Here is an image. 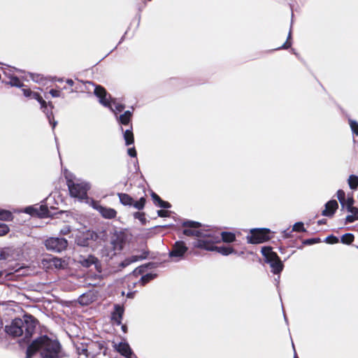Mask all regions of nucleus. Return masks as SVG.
I'll list each match as a JSON object with an SVG mask.
<instances>
[{
	"instance_id": "1",
	"label": "nucleus",
	"mask_w": 358,
	"mask_h": 358,
	"mask_svg": "<svg viewBox=\"0 0 358 358\" xmlns=\"http://www.w3.org/2000/svg\"><path fill=\"white\" fill-rule=\"evenodd\" d=\"M37 352L42 358H64L65 352L57 340H54L44 335L34 340L27 347L26 358H31Z\"/></svg>"
},
{
	"instance_id": "2",
	"label": "nucleus",
	"mask_w": 358,
	"mask_h": 358,
	"mask_svg": "<svg viewBox=\"0 0 358 358\" xmlns=\"http://www.w3.org/2000/svg\"><path fill=\"white\" fill-rule=\"evenodd\" d=\"M38 320L30 314H24L22 318H15L9 325L5 327V331L9 336L15 338L24 336L29 341L33 336Z\"/></svg>"
},
{
	"instance_id": "3",
	"label": "nucleus",
	"mask_w": 358,
	"mask_h": 358,
	"mask_svg": "<svg viewBox=\"0 0 358 358\" xmlns=\"http://www.w3.org/2000/svg\"><path fill=\"white\" fill-rule=\"evenodd\" d=\"M21 88L25 97L36 99L40 103L41 108L43 109V112L46 113L49 122L50 124H52V128L54 129L57 124V122L54 120V115L52 111V109L54 106L52 102H48V103L39 93L33 92L30 88L27 87L26 85L25 87Z\"/></svg>"
},
{
	"instance_id": "4",
	"label": "nucleus",
	"mask_w": 358,
	"mask_h": 358,
	"mask_svg": "<svg viewBox=\"0 0 358 358\" xmlns=\"http://www.w3.org/2000/svg\"><path fill=\"white\" fill-rule=\"evenodd\" d=\"M261 252L265 258V262L270 264L271 271L274 274H278L283 270L284 265L278 254L273 251L272 247L264 246Z\"/></svg>"
},
{
	"instance_id": "5",
	"label": "nucleus",
	"mask_w": 358,
	"mask_h": 358,
	"mask_svg": "<svg viewBox=\"0 0 358 358\" xmlns=\"http://www.w3.org/2000/svg\"><path fill=\"white\" fill-rule=\"evenodd\" d=\"M66 185L68 187L69 194L73 198L84 199L87 197V192L90 186L84 182L74 181L71 178L66 176Z\"/></svg>"
},
{
	"instance_id": "6",
	"label": "nucleus",
	"mask_w": 358,
	"mask_h": 358,
	"mask_svg": "<svg viewBox=\"0 0 358 358\" xmlns=\"http://www.w3.org/2000/svg\"><path fill=\"white\" fill-rule=\"evenodd\" d=\"M271 234V231L268 228L251 229L249 234L246 236L247 242L253 245L267 242L273 238Z\"/></svg>"
},
{
	"instance_id": "7",
	"label": "nucleus",
	"mask_w": 358,
	"mask_h": 358,
	"mask_svg": "<svg viewBox=\"0 0 358 358\" xmlns=\"http://www.w3.org/2000/svg\"><path fill=\"white\" fill-rule=\"evenodd\" d=\"M220 240L213 232L205 231L203 236H200L194 243V248L206 250L208 251H214L215 243H220Z\"/></svg>"
},
{
	"instance_id": "8",
	"label": "nucleus",
	"mask_w": 358,
	"mask_h": 358,
	"mask_svg": "<svg viewBox=\"0 0 358 358\" xmlns=\"http://www.w3.org/2000/svg\"><path fill=\"white\" fill-rule=\"evenodd\" d=\"M143 196H141L137 201H134L133 197L126 193H117V196L119 197L120 202L123 206H132L138 210H142L145 206L147 197L145 192H143Z\"/></svg>"
},
{
	"instance_id": "9",
	"label": "nucleus",
	"mask_w": 358,
	"mask_h": 358,
	"mask_svg": "<svg viewBox=\"0 0 358 358\" xmlns=\"http://www.w3.org/2000/svg\"><path fill=\"white\" fill-rule=\"evenodd\" d=\"M182 227L184 228L182 234L186 236H196L199 238L203 236L205 230L201 229V224L196 221L186 220L182 222Z\"/></svg>"
},
{
	"instance_id": "10",
	"label": "nucleus",
	"mask_w": 358,
	"mask_h": 358,
	"mask_svg": "<svg viewBox=\"0 0 358 358\" xmlns=\"http://www.w3.org/2000/svg\"><path fill=\"white\" fill-rule=\"evenodd\" d=\"M45 245L48 250L60 252L66 249L68 241L64 238L51 237L45 241Z\"/></svg>"
},
{
	"instance_id": "11",
	"label": "nucleus",
	"mask_w": 358,
	"mask_h": 358,
	"mask_svg": "<svg viewBox=\"0 0 358 358\" xmlns=\"http://www.w3.org/2000/svg\"><path fill=\"white\" fill-rule=\"evenodd\" d=\"M188 248L182 241H178L172 245L169 251V257L175 261H178L184 258L187 253Z\"/></svg>"
},
{
	"instance_id": "12",
	"label": "nucleus",
	"mask_w": 358,
	"mask_h": 358,
	"mask_svg": "<svg viewBox=\"0 0 358 358\" xmlns=\"http://www.w3.org/2000/svg\"><path fill=\"white\" fill-rule=\"evenodd\" d=\"M126 241L125 235L122 232L115 233L110 238V249L113 252L112 255H115L120 252L124 245Z\"/></svg>"
},
{
	"instance_id": "13",
	"label": "nucleus",
	"mask_w": 358,
	"mask_h": 358,
	"mask_svg": "<svg viewBox=\"0 0 358 358\" xmlns=\"http://www.w3.org/2000/svg\"><path fill=\"white\" fill-rule=\"evenodd\" d=\"M94 93L99 98V103L105 107L112 109L111 96L101 85H96Z\"/></svg>"
},
{
	"instance_id": "14",
	"label": "nucleus",
	"mask_w": 358,
	"mask_h": 358,
	"mask_svg": "<svg viewBox=\"0 0 358 358\" xmlns=\"http://www.w3.org/2000/svg\"><path fill=\"white\" fill-rule=\"evenodd\" d=\"M85 241L83 243V245H88L89 240H92L94 241H103L106 238V233L105 231H100L99 233L93 231H87L84 234Z\"/></svg>"
},
{
	"instance_id": "15",
	"label": "nucleus",
	"mask_w": 358,
	"mask_h": 358,
	"mask_svg": "<svg viewBox=\"0 0 358 358\" xmlns=\"http://www.w3.org/2000/svg\"><path fill=\"white\" fill-rule=\"evenodd\" d=\"M338 208V202L334 200H330L324 205V209L322 211V215L331 217Z\"/></svg>"
},
{
	"instance_id": "16",
	"label": "nucleus",
	"mask_w": 358,
	"mask_h": 358,
	"mask_svg": "<svg viewBox=\"0 0 358 358\" xmlns=\"http://www.w3.org/2000/svg\"><path fill=\"white\" fill-rule=\"evenodd\" d=\"M94 208L97 210L100 215L105 219H113L116 217L117 214V211L114 208L103 206L101 205L94 206Z\"/></svg>"
},
{
	"instance_id": "17",
	"label": "nucleus",
	"mask_w": 358,
	"mask_h": 358,
	"mask_svg": "<svg viewBox=\"0 0 358 358\" xmlns=\"http://www.w3.org/2000/svg\"><path fill=\"white\" fill-rule=\"evenodd\" d=\"M124 314V308L120 305L115 306V310L112 313L111 319L117 325H120Z\"/></svg>"
},
{
	"instance_id": "18",
	"label": "nucleus",
	"mask_w": 358,
	"mask_h": 358,
	"mask_svg": "<svg viewBox=\"0 0 358 358\" xmlns=\"http://www.w3.org/2000/svg\"><path fill=\"white\" fill-rule=\"evenodd\" d=\"M80 262L83 266L86 268L90 267L93 264L97 268L98 264H99V259L95 256L91 255H88L87 257H83Z\"/></svg>"
},
{
	"instance_id": "19",
	"label": "nucleus",
	"mask_w": 358,
	"mask_h": 358,
	"mask_svg": "<svg viewBox=\"0 0 358 358\" xmlns=\"http://www.w3.org/2000/svg\"><path fill=\"white\" fill-rule=\"evenodd\" d=\"M116 349H117V351L120 353V355H122V356H124L127 358H130V357L131 356V354H132L131 350L129 344L127 343H122V342L120 343L117 345Z\"/></svg>"
},
{
	"instance_id": "20",
	"label": "nucleus",
	"mask_w": 358,
	"mask_h": 358,
	"mask_svg": "<svg viewBox=\"0 0 358 358\" xmlns=\"http://www.w3.org/2000/svg\"><path fill=\"white\" fill-rule=\"evenodd\" d=\"M151 196L155 205L162 208H170L171 205L169 202L162 200L155 192L151 194Z\"/></svg>"
},
{
	"instance_id": "21",
	"label": "nucleus",
	"mask_w": 358,
	"mask_h": 358,
	"mask_svg": "<svg viewBox=\"0 0 358 358\" xmlns=\"http://www.w3.org/2000/svg\"><path fill=\"white\" fill-rule=\"evenodd\" d=\"M214 251H216L224 256H227L232 253H236L234 248L231 246H215Z\"/></svg>"
},
{
	"instance_id": "22",
	"label": "nucleus",
	"mask_w": 358,
	"mask_h": 358,
	"mask_svg": "<svg viewBox=\"0 0 358 358\" xmlns=\"http://www.w3.org/2000/svg\"><path fill=\"white\" fill-rule=\"evenodd\" d=\"M132 116V112L130 110H126L123 114L119 116L118 121L121 124L128 125L131 120Z\"/></svg>"
},
{
	"instance_id": "23",
	"label": "nucleus",
	"mask_w": 358,
	"mask_h": 358,
	"mask_svg": "<svg viewBox=\"0 0 358 358\" xmlns=\"http://www.w3.org/2000/svg\"><path fill=\"white\" fill-rule=\"evenodd\" d=\"M220 236L224 243H230L236 241L235 234L231 231H222Z\"/></svg>"
},
{
	"instance_id": "24",
	"label": "nucleus",
	"mask_w": 358,
	"mask_h": 358,
	"mask_svg": "<svg viewBox=\"0 0 358 358\" xmlns=\"http://www.w3.org/2000/svg\"><path fill=\"white\" fill-rule=\"evenodd\" d=\"M124 139L125 141L126 145H130L134 143V136L133 133L132 125L129 129H127L124 132Z\"/></svg>"
},
{
	"instance_id": "25",
	"label": "nucleus",
	"mask_w": 358,
	"mask_h": 358,
	"mask_svg": "<svg viewBox=\"0 0 358 358\" xmlns=\"http://www.w3.org/2000/svg\"><path fill=\"white\" fill-rule=\"evenodd\" d=\"M6 85H10L12 87H25V85L20 80L17 76H11L9 78V81L6 83Z\"/></svg>"
},
{
	"instance_id": "26",
	"label": "nucleus",
	"mask_w": 358,
	"mask_h": 358,
	"mask_svg": "<svg viewBox=\"0 0 358 358\" xmlns=\"http://www.w3.org/2000/svg\"><path fill=\"white\" fill-rule=\"evenodd\" d=\"M352 211H350L352 215H348L345 217V224L352 223L355 220H358V208H352Z\"/></svg>"
},
{
	"instance_id": "27",
	"label": "nucleus",
	"mask_w": 358,
	"mask_h": 358,
	"mask_svg": "<svg viewBox=\"0 0 358 358\" xmlns=\"http://www.w3.org/2000/svg\"><path fill=\"white\" fill-rule=\"evenodd\" d=\"M13 218V214L9 210H0V220L10 221Z\"/></svg>"
},
{
	"instance_id": "28",
	"label": "nucleus",
	"mask_w": 358,
	"mask_h": 358,
	"mask_svg": "<svg viewBox=\"0 0 358 358\" xmlns=\"http://www.w3.org/2000/svg\"><path fill=\"white\" fill-rule=\"evenodd\" d=\"M355 240V236L352 234L347 233L341 236V243L346 245L351 244Z\"/></svg>"
},
{
	"instance_id": "29",
	"label": "nucleus",
	"mask_w": 358,
	"mask_h": 358,
	"mask_svg": "<svg viewBox=\"0 0 358 358\" xmlns=\"http://www.w3.org/2000/svg\"><path fill=\"white\" fill-rule=\"evenodd\" d=\"M348 184L352 189H357L358 187V176L350 175L348 178Z\"/></svg>"
},
{
	"instance_id": "30",
	"label": "nucleus",
	"mask_w": 358,
	"mask_h": 358,
	"mask_svg": "<svg viewBox=\"0 0 358 358\" xmlns=\"http://www.w3.org/2000/svg\"><path fill=\"white\" fill-rule=\"evenodd\" d=\"M13 273L11 272L7 273L6 270L0 271V284H3L5 280H12Z\"/></svg>"
},
{
	"instance_id": "31",
	"label": "nucleus",
	"mask_w": 358,
	"mask_h": 358,
	"mask_svg": "<svg viewBox=\"0 0 358 358\" xmlns=\"http://www.w3.org/2000/svg\"><path fill=\"white\" fill-rule=\"evenodd\" d=\"M49 262L51 266H54L56 268H61L63 267L64 262L59 258L53 257L49 260Z\"/></svg>"
},
{
	"instance_id": "32",
	"label": "nucleus",
	"mask_w": 358,
	"mask_h": 358,
	"mask_svg": "<svg viewBox=\"0 0 358 358\" xmlns=\"http://www.w3.org/2000/svg\"><path fill=\"white\" fill-rule=\"evenodd\" d=\"M155 277H156L155 274L148 273L146 275H143L141 278L139 282L141 284L142 286H144L145 284L149 282L150 280H153Z\"/></svg>"
},
{
	"instance_id": "33",
	"label": "nucleus",
	"mask_w": 358,
	"mask_h": 358,
	"mask_svg": "<svg viewBox=\"0 0 358 358\" xmlns=\"http://www.w3.org/2000/svg\"><path fill=\"white\" fill-rule=\"evenodd\" d=\"M337 199H338L341 206L345 207V193L343 189H338L336 192Z\"/></svg>"
},
{
	"instance_id": "34",
	"label": "nucleus",
	"mask_w": 358,
	"mask_h": 358,
	"mask_svg": "<svg viewBox=\"0 0 358 358\" xmlns=\"http://www.w3.org/2000/svg\"><path fill=\"white\" fill-rule=\"evenodd\" d=\"M146 258V255L145 256H132L130 259H127L122 262V266H126L132 262H135L138 261L139 259H143Z\"/></svg>"
},
{
	"instance_id": "35",
	"label": "nucleus",
	"mask_w": 358,
	"mask_h": 358,
	"mask_svg": "<svg viewBox=\"0 0 358 358\" xmlns=\"http://www.w3.org/2000/svg\"><path fill=\"white\" fill-rule=\"evenodd\" d=\"M49 210L46 206L41 205L39 208H37L36 215L40 217H48L49 214Z\"/></svg>"
},
{
	"instance_id": "36",
	"label": "nucleus",
	"mask_w": 358,
	"mask_h": 358,
	"mask_svg": "<svg viewBox=\"0 0 358 358\" xmlns=\"http://www.w3.org/2000/svg\"><path fill=\"white\" fill-rule=\"evenodd\" d=\"M111 104L113 103L115 106V108H113L112 107V109H110L113 112H122L124 108H125V106L124 104H122V103H116L115 102V100L112 99H111Z\"/></svg>"
},
{
	"instance_id": "37",
	"label": "nucleus",
	"mask_w": 358,
	"mask_h": 358,
	"mask_svg": "<svg viewBox=\"0 0 358 358\" xmlns=\"http://www.w3.org/2000/svg\"><path fill=\"white\" fill-rule=\"evenodd\" d=\"M355 203V199L352 196H348V199L345 200V207H346L347 210L348 212L352 211V208H355L356 207H354L353 205Z\"/></svg>"
},
{
	"instance_id": "38",
	"label": "nucleus",
	"mask_w": 358,
	"mask_h": 358,
	"mask_svg": "<svg viewBox=\"0 0 358 358\" xmlns=\"http://www.w3.org/2000/svg\"><path fill=\"white\" fill-rule=\"evenodd\" d=\"M134 217L135 219H138L143 224L146 223L145 214L143 212H136L134 213Z\"/></svg>"
},
{
	"instance_id": "39",
	"label": "nucleus",
	"mask_w": 358,
	"mask_h": 358,
	"mask_svg": "<svg viewBox=\"0 0 358 358\" xmlns=\"http://www.w3.org/2000/svg\"><path fill=\"white\" fill-rule=\"evenodd\" d=\"M292 231H296V232L306 231V229L304 228L303 223L301 222L295 223L292 227Z\"/></svg>"
},
{
	"instance_id": "40",
	"label": "nucleus",
	"mask_w": 358,
	"mask_h": 358,
	"mask_svg": "<svg viewBox=\"0 0 358 358\" xmlns=\"http://www.w3.org/2000/svg\"><path fill=\"white\" fill-rule=\"evenodd\" d=\"M291 38H292V33H291V31H289L288 36H287V41L278 49H285V50H287V49L289 48L292 46Z\"/></svg>"
},
{
	"instance_id": "41",
	"label": "nucleus",
	"mask_w": 358,
	"mask_h": 358,
	"mask_svg": "<svg viewBox=\"0 0 358 358\" xmlns=\"http://www.w3.org/2000/svg\"><path fill=\"white\" fill-rule=\"evenodd\" d=\"M320 242H321V240L320 238H308V239L303 240L302 243L303 245H309L318 243Z\"/></svg>"
},
{
	"instance_id": "42",
	"label": "nucleus",
	"mask_w": 358,
	"mask_h": 358,
	"mask_svg": "<svg viewBox=\"0 0 358 358\" xmlns=\"http://www.w3.org/2000/svg\"><path fill=\"white\" fill-rule=\"evenodd\" d=\"M10 231L8 226L4 223H0V236L6 235Z\"/></svg>"
},
{
	"instance_id": "43",
	"label": "nucleus",
	"mask_w": 358,
	"mask_h": 358,
	"mask_svg": "<svg viewBox=\"0 0 358 358\" xmlns=\"http://www.w3.org/2000/svg\"><path fill=\"white\" fill-rule=\"evenodd\" d=\"M349 124L353 133L358 136V122L355 120H350Z\"/></svg>"
},
{
	"instance_id": "44",
	"label": "nucleus",
	"mask_w": 358,
	"mask_h": 358,
	"mask_svg": "<svg viewBox=\"0 0 358 358\" xmlns=\"http://www.w3.org/2000/svg\"><path fill=\"white\" fill-rule=\"evenodd\" d=\"M338 238L334 235H329L325 239V242L328 244H336L338 243Z\"/></svg>"
},
{
	"instance_id": "45",
	"label": "nucleus",
	"mask_w": 358,
	"mask_h": 358,
	"mask_svg": "<svg viewBox=\"0 0 358 358\" xmlns=\"http://www.w3.org/2000/svg\"><path fill=\"white\" fill-rule=\"evenodd\" d=\"M157 215L161 217H166L169 216V211L166 210H157Z\"/></svg>"
},
{
	"instance_id": "46",
	"label": "nucleus",
	"mask_w": 358,
	"mask_h": 358,
	"mask_svg": "<svg viewBox=\"0 0 358 358\" xmlns=\"http://www.w3.org/2000/svg\"><path fill=\"white\" fill-rule=\"evenodd\" d=\"M128 155L131 157H136L137 152L134 147L130 148L127 150Z\"/></svg>"
},
{
	"instance_id": "47",
	"label": "nucleus",
	"mask_w": 358,
	"mask_h": 358,
	"mask_svg": "<svg viewBox=\"0 0 358 358\" xmlns=\"http://www.w3.org/2000/svg\"><path fill=\"white\" fill-rule=\"evenodd\" d=\"M50 94L53 97H59L61 95V91L60 90H55V89H52V90H50Z\"/></svg>"
},
{
	"instance_id": "48",
	"label": "nucleus",
	"mask_w": 358,
	"mask_h": 358,
	"mask_svg": "<svg viewBox=\"0 0 358 358\" xmlns=\"http://www.w3.org/2000/svg\"><path fill=\"white\" fill-rule=\"evenodd\" d=\"M25 212L31 215H36L37 208L29 206L26 208Z\"/></svg>"
},
{
	"instance_id": "49",
	"label": "nucleus",
	"mask_w": 358,
	"mask_h": 358,
	"mask_svg": "<svg viewBox=\"0 0 358 358\" xmlns=\"http://www.w3.org/2000/svg\"><path fill=\"white\" fill-rule=\"evenodd\" d=\"M71 232V228L69 226H66L64 228L60 230V234L67 235Z\"/></svg>"
},
{
	"instance_id": "50",
	"label": "nucleus",
	"mask_w": 358,
	"mask_h": 358,
	"mask_svg": "<svg viewBox=\"0 0 358 358\" xmlns=\"http://www.w3.org/2000/svg\"><path fill=\"white\" fill-rule=\"evenodd\" d=\"M94 345H96V347L99 350H103V348H105V343L104 341H97L94 343Z\"/></svg>"
},
{
	"instance_id": "51",
	"label": "nucleus",
	"mask_w": 358,
	"mask_h": 358,
	"mask_svg": "<svg viewBox=\"0 0 358 358\" xmlns=\"http://www.w3.org/2000/svg\"><path fill=\"white\" fill-rule=\"evenodd\" d=\"M293 231H292V229L289 230V229H287V230H285L283 231V237L285 238H291L292 237V233Z\"/></svg>"
},
{
	"instance_id": "52",
	"label": "nucleus",
	"mask_w": 358,
	"mask_h": 358,
	"mask_svg": "<svg viewBox=\"0 0 358 358\" xmlns=\"http://www.w3.org/2000/svg\"><path fill=\"white\" fill-rule=\"evenodd\" d=\"M79 354L80 355L83 354V355H85L87 357H88L89 355H90V352H89L88 349L87 348H83L81 350V352H79Z\"/></svg>"
},
{
	"instance_id": "53",
	"label": "nucleus",
	"mask_w": 358,
	"mask_h": 358,
	"mask_svg": "<svg viewBox=\"0 0 358 358\" xmlns=\"http://www.w3.org/2000/svg\"><path fill=\"white\" fill-rule=\"evenodd\" d=\"M143 272V268H140V267H139V268H136V269L134 271V275H138V274L140 275V274H141Z\"/></svg>"
},
{
	"instance_id": "54",
	"label": "nucleus",
	"mask_w": 358,
	"mask_h": 358,
	"mask_svg": "<svg viewBox=\"0 0 358 358\" xmlns=\"http://www.w3.org/2000/svg\"><path fill=\"white\" fill-rule=\"evenodd\" d=\"M8 254L4 251H0V259H6Z\"/></svg>"
},
{
	"instance_id": "55",
	"label": "nucleus",
	"mask_w": 358,
	"mask_h": 358,
	"mask_svg": "<svg viewBox=\"0 0 358 358\" xmlns=\"http://www.w3.org/2000/svg\"><path fill=\"white\" fill-rule=\"evenodd\" d=\"M326 223H327V220L326 219H322V220H320L317 221V224L318 225L324 224Z\"/></svg>"
},
{
	"instance_id": "56",
	"label": "nucleus",
	"mask_w": 358,
	"mask_h": 358,
	"mask_svg": "<svg viewBox=\"0 0 358 358\" xmlns=\"http://www.w3.org/2000/svg\"><path fill=\"white\" fill-rule=\"evenodd\" d=\"M66 83L70 85V86H73V84H74V82L73 81V80L71 79H68L66 80Z\"/></svg>"
},
{
	"instance_id": "57",
	"label": "nucleus",
	"mask_w": 358,
	"mask_h": 358,
	"mask_svg": "<svg viewBox=\"0 0 358 358\" xmlns=\"http://www.w3.org/2000/svg\"><path fill=\"white\" fill-rule=\"evenodd\" d=\"M122 331H123L124 333H127V326H126L125 324H124V325H122Z\"/></svg>"
},
{
	"instance_id": "58",
	"label": "nucleus",
	"mask_w": 358,
	"mask_h": 358,
	"mask_svg": "<svg viewBox=\"0 0 358 358\" xmlns=\"http://www.w3.org/2000/svg\"><path fill=\"white\" fill-rule=\"evenodd\" d=\"M84 299H85V296H81L80 298V302L81 303H87V302H84Z\"/></svg>"
},
{
	"instance_id": "59",
	"label": "nucleus",
	"mask_w": 358,
	"mask_h": 358,
	"mask_svg": "<svg viewBox=\"0 0 358 358\" xmlns=\"http://www.w3.org/2000/svg\"><path fill=\"white\" fill-rule=\"evenodd\" d=\"M294 358H299L298 356L296 355V354H295L294 355Z\"/></svg>"
},
{
	"instance_id": "60",
	"label": "nucleus",
	"mask_w": 358,
	"mask_h": 358,
	"mask_svg": "<svg viewBox=\"0 0 358 358\" xmlns=\"http://www.w3.org/2000/svg\"><path fill=\"white\" fill-rule=\"evenodd\" d=\"M357 248H358V246H357Z\"/></svg>"
}]
</instances>
